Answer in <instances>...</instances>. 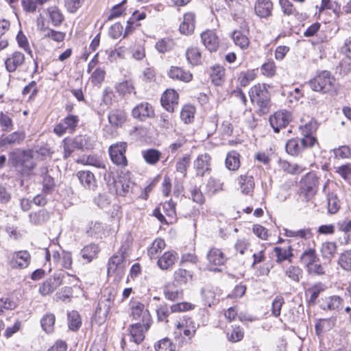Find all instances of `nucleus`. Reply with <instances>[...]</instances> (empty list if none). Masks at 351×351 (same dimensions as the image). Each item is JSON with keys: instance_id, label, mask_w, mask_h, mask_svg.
I'll return each instance as SVG.
<instances>
[{"instance_id": "0eeeda50", "label": "nucleus", "mask_w": 351, "mask_h": 351, "mask_svg": "<svg viewBox=\"0 0 351 351\" xmlns=\"http://www.w3.org/2000/svg\"><path fill=\"white\" fill-rule=\"evenodd\" d=\"M127 143L120 142L112 145L109 147V154L112 162L117 166L124 168L128 165V160L125 156Z\"/></svg>"}, {"instance_id": "b1692460", "label": "nucleus", "mask_w": 351, "mask_h": 351, "mask_svg": "<svg viewBox=\"0 0 351 351\" xmlns=\"http://www.w3.org/2000/svg\"><path fill=\"white\" fill-rule=\"evenodd\" d=\"M238 184L240 186L241 192L245 195H251L254 189V177L248 173L241 175L238 179Z\"/></svg>"}, {"instance_id": "49530a36", "label": "nucleus", "mask_w": 351, "mask_h": 351, "mask_svg": "<svg viewBox=\"0 0 351 351\" xmlns=\"http://www.w3.org/2000/svg\"><path fill=\"white\" fill-rule=\"evenodd\" d=\"M25 133L23 132H14L6 137L2 141V145H16L20 144L25 139Z\"/></svg>"}, {"instance_id": "4d7b16f0", "label": "nucleus", "mask_w": 351, "mask_h": 351, "mask_svg": "<svg viewBox=\"0 0 351 351\" xmlns=\"http://www.w3.org/2000/svg\"><path fill=\"white\" fill-rule=\"evenodd\" d=\"M115 88L118 93L123 95L132 93L136 94L133 82L131 80H125L119 83L116 85Z\"/></svg>"}, {"instance_id": "aec40b11", "label": "nucleus", "mask_w": 351, "mask_h": 351, "mask_svg": "<svg viewBox=\"0 0 351 351\" xmlns=\"http://www.w3.org/2000/svg\"><path fill=\"white\" fill-rule=\"evenodd\" d=\"M178 103V95L174 90H167L161 97V104L168 112H173Z\"/></svg>"}, {"instance_id": "a211bd4d", "label": "nucleus", "mask_w": 351, "mask_h": 351, "mask_svg": "<svg viewBox=\"0 0 351 351\" xmlns=\"http://www.w3.org/2000/svg\"><path fill=\"white\" fill-rule=\"evenodd\" d=\"M210 157L208 154L199 155L193 162V167L196 171V176H204L207 172L211 170Z\"/></svg>"}, {"instance_id": "6e6552de", "label": "nucleus", "mask_w": 351, "mask_h": 351, "mask_svg": "<svg viewBox=\"0 0 351 351\" xmlns=\"http://www.w3.org/2000/svg\"><path fill=\"white\" fill-rule=\"evenodd\" d=\"M127 247L122 245L118 252L114 254L108 261V274H113L115 271L122 272L125 267V258Z\"/></svg>"}, {"instance_id": "680f3d73", "label": "nucleus", "mask_w": 351, "mask_h": 351, "mask_svg": "<svg viewBox=\"0 0 351 351\" xmlns=\"http://www.w3.org/2000/svg\"><path fill=\"white\" fill-rule=\"evenodd\" d=\"M18 306L16 301L10 297L0 299V315L5 311L13 310Z\"/></svg>"}, {"instance_id": "4c0bfd02", "label": "nucleus", "mask_w": 351, "mask_h": 351, "mask_svg": "<svg viewBox=\"0 0 351 351\" xmlns=\"http://www.w3.org/2000/svg\"><path fill=\"white\" fill-rule=\"evenodd\" d=\"M239 154L235 151L228 152L226 159V166L230 171H236L240 167Z\"/></svg>"}, {"instance_id": "6ab92c4d", "label": "nucleus", "mask_w": 351, "mask_h": 351, "mask_svg": "<svg viewBox=\"0 0 351 351\" xmlns=\"http://www.w3.org/2000/svg\"><path fill=\"white\" fill-rule=\"evenodd\" d=\"M201 40L205 47L210 52L216 51L219 47V41L216 33L207 30L201 34Z\"/></svg>"}, {"instance_id": "a18cd8bd", "label": "nucleus", "mask_w": 351, "mask_h": 351, "mask_svg": "<svg viewBox=\"0 0 351 351\" xmlns=\"http://www.w3.org/2000/svg\"><path fill=\"white\" fill-rule=\"evenodd\" d=\"M175 43L173 39L164 38L159 40L155 45L156 50L161 53L169 51L173 49Z\"/></svg>"}, {"instance_id": "9d476101", "label": "nucleus", "mask_w": 351, "mask_h": 351, "mask_svg": "<svg viewBox=\"0 0 351 351\" xmlns=\"http://www.w3.org/2000/svg\"><path fill=\"white\" fill-rule=\"evenodd\" d=\"M79 121L78 116L69 114L54 127L53 132L58 136H62L66 132L72 134L76 130Z\"/></svg>"}, {"instance_id": "864d4df0", "label": "nucleus", "mask_w": 351, "mask_h": 351, "mask_svg": "<svg viewBox=\"0 0 351 351\" xmlns=\"http://www.w3.org/2000/svg\"><path fill=\"white\" fill-rule=\"evenodd\" d=\"M64 149V158L66 159L71 156V154L75 150L78 149L77 145L75 144V137L73 138H65L62 141Z\"/></svg>"}, {"instance_id": "e433bc0d", "label": "nucleus", "mask_w": 351, "mask_h": 351, "mask_svg": "<svg viewBox=\"0 0 351 351\" xmlns=\"http://www.w3.org/2000/svg\"><path fill=\"white\" fill-rule=\"evenodd\" d=\"M286 151L291 156L299 155L303 151L300 138H291L289 140L286 144Z\"/></svg>"}, {"instance_id": "a19ab883", "label": "nucleus", "mask_w": 351, "mask_h": 351, "mask_svg": "<svg viewBox=\"0 0 351 351\" xmlns=\"http://www.w3.org/2000/svg\"><path fill=\"white\" fill-rule=\"evenodd\" d=\"M86 233L89 237L95 239L101 238L104 234V226L98 221L91 222L88 229L86 230Z\"/></svg>"}, {"instance_id": "5701e85b", "label": "nucleus", "mask_w": 351, "mask_h": 351, "mask_svg": "<svg viewBox=\"0 0 351 351\" xmlns=\"http://www.w3.org/2000/svg\"><path fill=\"white\" fill-rule=\"evenodd\" d=\"M25 62V56L19 51L14 52L10 57L5 61L6 69L9 72H14L18 67L21 66Z\"/></svg>"}, {"instance_id": "7c9ffc66", "label": "nucleus", "mask_w": 351, "mask_h": 351, "mask_svg": "<svg viewBox=\"0 0 351 351\" xmlns=\"http://www.w3.org/2000/svg\"><path fill=\"white\" fill-rule=\"evenodd\" d=\"M274 251L276 253V263H281L284 261H288L289 263L292 262L293 248L289 245L287 247H275Z\"/></svg>"}, {"instance_id": "603ef678", "label": "nucleus", "mask_w": 351, "mask_h": 351, "mask_svg": "<svg viewBox=\"0 0 351 351\" xmlns=\"http://www.w3.org/2000/svg\"><path fill=\"white\" fill-rule=\"evenodd\" d=\"M165 242L163 239H155L147 250V254L150 258H156V254L161 252L165 247Z\"/></svg>"}, {"instance_id": "bb28decb", "label": "nucleus", "mask_w": 351, "mask_h": 351, "mask_svg": "<svg viewBox=\"0 0 351 351\" xmlns=\"http://www.w3.org/2000/svg\"><path fill=\"white\" fill-rule=\"evenodd\" d=\"M195 29V14L191 12L186 13L184 15V20L180 25V32L184 35L192 34Z\"/></svg>"}, {"instance_id": "052dcab7", "label": "nucleus", "mask_w": 351, "mask_h": 351, "mask_svg": "<svg viewBox=\"0 0 351 351\" xmlns=\"http://www.w3.org/2000/svg\"><path fill=\"white\" fill-rule=\"evenodd\" d=\"M156 351H174L175 346L173 345L170 339L165 337L159 340L154 345Z\"/></svg>"}, {"instance_id": "ea45409f", "label": "nucleus", "mask_w": 351, "mask_h": 351, "mask_svg": "<svg viewBox=\"0 0 351 351\" xmlns=\"http://www.w3.org/2000/svg\"><path fill=\"white\" fill-rule=\"evenodd\" d=\"M232 38L235 45L241 49H247L250 45L249 38L240 31L233 32Z\"/></svg>"}, {"instance_id": "c85d7f7f", "label": "nucleus", "mask_w": 351, "mask_h": 351, "mask_svg": "<svg viewBox=\"0 0 351 351\" xmlns=\"http://www.w3.org/2000/svg\"><path fill=\"white\" fill-rule=\"evenodd\" d=\"M146 18V13L144 12H139L138 10L134 11L132 13V16L128 20L127 25L125 29L123 37L130 34L135 28V27L139 26L138 21L143 20Z\"/></svg>"}, {"instance_id": "774afa93", "label": "nucleus", "mask_w": 351, "mask_h": 351, "mask_svg": "<svg viewBox=\"0 0 351 351\" xmlns=\"http://www.w3.org/2000/svg\"><path fill=\"white\" fill-rule=\"evenodd\" d=\"M223 183L219 180L211 178L208 180L206 188L210 194H215L223 190Z\"/></svg>"}, {"instance_id": "bf43d9fd", "label": "nucleus", "mask_w": 351, "mask_h": 351, "mask_svg": "<svg viewBox=\"0 0 351 351\" xmlns=\"http://www.w3.org/2000/svg\"><path fill=\"white\" fill-rule=\"evenodd\" d=\"M190 160V156L185 155L183 157L178 158L176 162V171L182 174L184 177L186 175V171L188 167L189 166Z\"/></svg>"}, {"instance_id": "f03ea898", "label": "nucleus", "mask_w": 351, "mask_h": 351, "mask_svg": "<svg viewBox=\"0 0 351 351\" xmlns=\"http://www.w3.org/2000/svg\"><path fill=\"white\" fill-rule=\"evenodd\" d=\"M311 88L317 92L328 93L330 95H336L338 92V84L330 72L322 71L313 79L309 81Z\"/></svg>"}, {"instance_id": "f8f14e48", "label": "nucleus", "mask_w": 351, "mask_h": 351, "mask_svg": "<svg viewBox=\"0 0 351 351\" xmlns=\"http://www.w3.org/2000/svg\"><path fill=\"white\" fill-rule=\"evenodd\" d=\"M64 278V274L63 273H55L51 277L47 278L39 287V293L44 296L53 292L62 284Z\"/></svg>"}, {"instance_id": "2f4dec72", "label": "nucleus", "mask_w": 351, "mask_h": 351, "mask_svg": "<svg viewBox=\"0 0 351 351\" xmlns=\"http://www.w3.org/2000/svg\"><path fill=\"white\" fill-rule=\"evenodd\" d=\"M116 194L120 196H126L132 190L133 184L125 178H120L114 181Z\"/></svg>"}, {"instance_id": "f3484780", "label": "nucleus", "mask_w": 351, "mask_h": 351, "mask_svg": "<svg viewBox=\"0 0 351 351\" xmlns=\"http://www.w3.org/2000/svg\"><path fill=\"white\" fill-rule=\"evenodd\" d=\"M81 184L87 190L95 191L97 182L95 175L90 171H79L76 174Z\"/></svg>"}, {"instance_id": "37998d69", "label": "nucleus", "mask_w": 351, "mask_h": 351, "mask_svg": "<svg viewBox=\"0 0 351 351\" xmlns=\"http://www.w3.org/2000/svg\"><path fill=\"white\" fill-rule=\"evenodd\" d=\"M49 216L45 210L31 213L29 215V221L34 225H40L48 220Z\"/></svg>"}, {"instance_id": "0e129e2a", "label": "nucleus", "mask_w": 351, "mask_h": 351, "mask_svg": "<svg viewBox=\"0 0 351 351\" xmlns=\"http://www.w3.org/2000/svg\"><path fill=\"white\" fill-rule=\"evenodd\" d=\"M195 108L191 105L184 106L180 112V117L185 123H191L194 118Z\"/></svg>"}, {"instance_id": "8fccbe9b", "label": "nucleus", "mask_w": 351, "mask_h": 351, "mask_svg": "<svg viewBox=\"0 0 351 351\" xmlns=\"http://www.w3.org/2000/svg\"><path fill=\"white\" fill-rule=\"evenodd\" d=\"M328 210L331 214L336 213L340 208V202L334 193L327 194Z\"/></svg>"}, {"instance_id": "a878e982", "label": "nucleus", "mask_w": 351, "mask_h": 351, "mask_svg": "<svg viewBox=\"0 0 351 351\" xmlns=\"http://www.w3.org/2000/svg\"><path fill=\"white\" fill-rule=\"evenodd\" d=\"M170 78L175 80H180L184 82H189L193 78V75L189 71H186L179 66H171L168 72Z\"/></svg>"}, {"instance_id": "f704fd0d", "label": "nucleus", "mask_w": 351, "mask_h": 351, "mask_svg": "<svg viewBox=\"0 0 351 351\" xmlns=\"http://www.w3.org/2000/svg\"><path fill=\"white\" fill-rule=\"evenodd\" d=\"M99 251V246L95 243H90L84 247L81 250V256L82 258L87 263H90L92 260L96 258Z\"/></svg>"}, {"instance_id": "c9c22d12", "label": "nucleus", "mask_w": 351, "mask_h": 351, "mask_svg": "<svg viewBox=\"0 0 351 351\" xmlns=\"http://www.w3.org/2000/svg\"><path fill=\"white\" fill-rule=\"evenodd\" d=\"M186 58L188 62L192 65H198L202 62L201 52L195 47H191L186 49Z\"/></svg>"}, {"instance_id": "c03bdc74", "label": "nucleus", "mask_w": 351, "mask_h": 351, "mask_svg": "<svg viewBox=\"0 0 351 351\" xmlns=\"http://www.w3.org/2000/svg\"><path fill=\"white\" fill-rule=\"evenodd\" d=\"M300 261L302 264L306 267H308L311 264L314 262H319V258L316 254V252L313 249H308L305 250L300 256Z\"/></svg>"}, {"instance_id": "72a5a7b5", "label": "nucleus", "mask_w": 351, "mask_h": 351, "mask_svg": "<svg viewBox=\"0 0 351 351\" xmlns=\"http://www.w3.org/2000/svg\"><path fill=\"white\" fill-rule=\"evenodd\" d=\"M177 253L174 252H167L159 258L157 263L160 269H167L175 263Z\"/></svg>"}, {"instance_id": "393cba45", "label": "nucleus", "mask_w": 351, "mask_h": 351, "mask_svg": "<svg viewBox=\"0 0 351 351\" xmlns=\"http://www.w3.org/2000/svg\"><path fill=\"white\" fill-rule=\"evenodd\" d=\"M46 14L49 18V22L53 26L58 27L64 21V16L56 5H52L47 8Z\"/></svg>"}, {"instance_id": "c756f323", "label": "nucleus", "mask_w": 351, "mask_h": 351, "mask_svg": "<svg viewBox=\"0 0 351 351\" xmlns=\"http://www.w3.org/2000/svg\"><path fill=\"white\" fill-rule=\"evenodd\" d=\"M109 123L114 127H121L126 121V114L121 109H114L108 114Z\"/></svg>"}, {"instance_id": "412c9836", "label": "nucleus", "mask_w": 351, "mask_h": 351, "mask_svg": "<svg viewBox=\"0 0 351 351\" xmlns=\"http://www.w3.org/2000/svg\"><path fill=\"white\" fill-rule=\"evenodd\" d=\"M273 3L270 0H257L254 4V12L261 18H267L271 15Z\"/></svg>"}, {"instance_id": "1a4fd4ad", "label": "nucleus", "mask_w": 351, "mask_h": 351, "mask_svg": "<svg viewBox=\"0 0 351 351\" xmlns=\"http://www.w3.org/2000/svg\"><path fill=\"white\" fill-rule=\"evenodd\" d=\"M31 256L27 250L11 252L8 255V264L12 269H22L28 267Z\"/></svg>"}, {"instance_id": "39448f33", "label": "nucleus", "mask_w": 351, "mask_h": 351, "mask_svg": "<svg viewBox=\"0 0 351 351\" xmlns=\"http://www.w3.org/2000/svg\"><path fill=\"white\" fill-rule=\"evenodd\" d=\"M206 260V269L208 271L221 272L222 271L221 267L226 263L227 258L221 250L214 247L207 252Z\"/></svg>"}, {"instance_id": "f257e3e1", "label": "nucleus", "mask_w": 351, "mask_h": 351, "mask_svg": "<svg viewBox=\"0 0 351 351\" xmlns=\"http://www.w3.org/2000/svg\"><path fill=\"white\" fill-rule=\"evenodd\" d=\"M36 152L33 149L12 152L9 156V162L21 174H29L36 167L34 158Z\"/></svg>"}, {"instance_id": "de8ad7c7", "label": "nucleus", "mask_w": 351, "mask_h": 351, "mask_svg": "<svg viewBox=\"0 0 351 351\" xmlns=\"http://www.w3.org/2000/svg\"><path fill=\"white\" fill-rule=\"evenodd\" d=\"M279 165L283 171L293 175L300 174L304 170L300 165L298 164H291L286 160H280Z\"/></svg>"}, {"instance_id": "ddd939ff", "label": "nucleus", "mask_w": 351, "mask_h": 351, "mask_svg": "<svg viewBox=\"0 0 351 351\" xmlns=\"http://www.w3.org/2000/svg\"><path fill=\"white\" fill-rule=\"evenodd\" d=\"M291 121V114L287 111L276 112L269 118V123L274 131L279 132L281 128H285Z\"/></svg>"}, {"instance_id": "6e6d98bb", "label": "nucleus", "mask_w": 351, "mask_h": 351, "mask_svg": "<svg viewBox=\"0 0 351 351\" xmlns=\"http://www.w3.org/2000/svg\"><path fill=\"white\" fill-rule=\"evenodd\" d=\"M81 324V318L77 311H73L68 313V325L71 330H77L80 328Z\"/></svg>"}, {"instance_id": "13d9d810", "label": "nucleus", "mask_w": 351, "mask_h": 351, "mask_svg": "<svg viewBox=\"0 0 351 351\" xmlns=\"http://www.w3.org/2000/svg\"><path fill=\"white\" fill-rule=\"evenodd\" d=\"M243 329L239 326H235L228 330L226 335L228 341L235 343L240 341L243 338Z\"/></svg>"}, {"instance_id": "338daca9", "label": "nucleus", "mask_w": 351, "mask_h": 351, "mask_svg": "<svg viewBox=\"0 0 351 351\" xmlns=\"http://www.w3.org/2000/svg\"><path fill=\"white\" fill-rule=\"evenodd\" d=\"M326 289V286L319 282L308 289V292L311 294L309 301L315 303L319 295Z\"/></svg>"}, {"instance_id": "4468645a", "label": "nucleus", "mask_w": 351, "mask_h": 351, "mask_svg": "<svg viewBox=\"0 0 351 351\" xmlns=\"http://www.w3.org/2000/svg\"><path fill=\"white\" fill-rule=\"evenodd\" d=\"M131 315L134 319L139 320L141 323H152L151 315L143 304L134 302L131 306Z\"/></svg>"}, {"instance_id": "cd10ccee", "label": "nucleus", "mask_w": 351, "mask_h": 351, "mask_svg": "<svg viewBox=\"0 0 351 351\" xmlns=\"http://www.w3.org/2000/svg\"><path fill=\"white\" fill-rule=\"evenodd\" d=\"M163 293L167 300L175 301L182 299L183 297L182 289L176 287L174 284H167L163 287Z\"/></svg>"}, {"instance_id": "9b49d317", "label": "nucleus", "mask_w": 351, "mask_h": 351, "mask_svg": "<svg viewBox=\"0 0 351 351\" xmlns=\"http://www.w3.org/2000/svg\"><path fill=\"white\" fill-rule=\"evenodd\" d=\"M152 323L137 322L129 326L130 341L137 345L141 344L145 339V332L148 331Z\"/></svg>"}, {"instance_id": "3c124183", "label": "nucleus", "mask_w": 351, "mask_h": 351, "mask_svg": "<svg viewBox=\"0 0 351 351\" xmlns=\"http://www.w3.org/2000/svg\"><path fill=\"white\" fill-rule=\"evenodd\" d=\"M210 78L215 85L219 86L222 83V79L224 77V69L219 65L212 67L210 71Z\"/></svg>"}, {"instance_id": "7ed1b4c3", "label": "nucleus", "mask_w": 351, "mask_h": 351, "mask_svg": "<svg viewBox=\"0 0 351 351\" xmlns=\"http://www.w3.org/2000/svg\"><path fill=\"white\" fill-rule=\"evenodd\" d=\"M250 97L252 102H256L263 113L269 111L270 95L265 84H256L251 88Z\"/></svg>"}, {"instance_id": "e2e57ef3", "label": "nucleus", "mask_w": 351, "mask_h": 351, "mask_svg": "<svg viewBox=\"0 0 351 351\" xmlns=\"http://www.w3.org/2000/svg\"><path fill=\"white\" fill-rule=\"evenodd\" d=\"M191 278V273L184 269H178L174 272V279L179 284H185Z\"/></svg>"}, {"instance_id": "58836bf2", "label": "nucleus", "mask_w": 351, "mask_h": 351, "mask_svg": "<svg viewBox=\"0 0 351 351\" xmlns=\"http://www.w3.org/2000/svg\"><path fill=\"white\" fill-rule=\"evenodd\" d=\"M176 139L169 145V150L172 154L177 152L186 143V138L184 135L175 131Z\"/></svg>"}, {"instance_id": "79ce46f5", "label": "nucleus", "mask_w": 351, "mask_h": 351, "mask_svg": "<svg viewBox=\"0 0 351 351\" xmlns=\"http://www.w3.org/2000/svg\"><path fill=\"white\" fill-rule=\"evenodd\" d=\"M55 315L52 313L45 314L40 320L41 326L47 333H51L54 330Z\"/></svg>"}, {"instance_id": "5fc2aeb1", "label": "nucleus", "mask_w": 351, "mask_h": 351, "mask_svg": "<svg viewBox=\"0 0 351 351\" xmlns=\"http://www.w3.org/2000/svg\"><path fill=\"white\" fill-rule=\"evenodd\" d=\"M160 152L154 149H149L143 152V158L149 165H155L160 160Z\"/></svg>"}, {"instance_id": "69168bd1", "label": "nucleus", "mask_w": 351, "mask_h": 351, "mask_svg": "<svg viewBox=\"0 0 351 351\" xmlns=\"http://www.w3.org/2000/svg\"><path fill=\"white\" fill-rule=\"evenodd\" d=\"M338 263L344 270L351 271V250L342 253Z\"/></svg>"}, {"instance_id": "4be33fe9", "label": "nucleus", "mask_w": 351, "mask_h": 351, "mask_svg": "<svg viewBox=\"0 0 351 351\" xmlns=\"http://www.w3.org/2000/svg\"><path fill=\"white\" fill-rule=\"evenodd\" d=\"M343 301L339 295L326 296L322 298L320 306L324 310L338 311L341 307Z\"/></svg>"}, {"instance_id": "20e7f679", "label": "nucleus", "mask_w": 351, "mask_h": 351, "mask_svg": "<svg viewBox=\"0 0 351 351\" xmlns=\"http://www.w3.org/2000/svg\"><path fill=\"white\" fill-rule=\"evenodd\" d=\"M115 291L113 289H106L104 293L100 298L98 305L95 311V315L98 318L104 321L108 315L111 306L114 304L115 298Z\"/></svg>"}, {"instance_id": "2eb2a0df", "label": "nucleus", "mask_w": 351, "mask_h": 351, "mask_svg": "<svg viewBox=\"0 0 351 351\" xmlns=\"http://www.w3.org/2000/svg\"><path fill=\"white\" fill-rule=\"evenodd\" d=\"M134 118L140 121H145L154 116V110L152 105L147 102H142L134 107L132 110Z\"/></svg>"}, {"instance_id": "423d86ee", "label": "nucleus", "mask_w": 351, "mask_h": 351, "mask_svg": "<svg viewBox=\"0 0 351 351\" xmlns=\"http://www.w3.org/2000/svg\"><path fill=\"white\" fill-rule=\"evenodd\" d=\"M318 178L313 172L306 173L300 182V189L306 200L312 198L317 192Z\"/></svg>"}, {"instance_id": "dca6fc26", "label": "nucleus", "mask_w": 351, "mask_h": 351, "mask_svg": "<svg viewBox=\"0 0 351 351\" xmlns=\"http://www.w3.org/2000/svg\"><path fill=\"white\" fill-rule=\"evenodd\" d=\"M197 326L191 317H183L176 324V329L179 333L183 334L189 339H191L195 334Z\"/></svg>"}, {"instance_id": "473e14b6", "label": "nucleus", "mask_w": 351, "mask_h": 351, "mask_svg": "<svg viewBox=\"0 0 351 351\" xmlns=\"http://www.w3.org/2000/svg\"><path fill=\"white\" fill-rule=\"evenodd\" d=\"M75 144L78 146V149L88 150L94 148L95 140L88 135H77L75 136Z\"/></svg>"}, {"instance_id": "09e8293b", "label": "nucleus", "mask_w": 351, "mask_h": 351, "mask_svg": "<svg viewBox=\"0 0 351 351\" xmlns=\"http://www.w3.org/2000/svg\"><path fill=\"white\" fill-rule=\"evenodd\" d=\"M285 274L291 280L298 282L302 278L303 271L298 266L290 265L285 270Z\"/></svg>"}]
</instances>
